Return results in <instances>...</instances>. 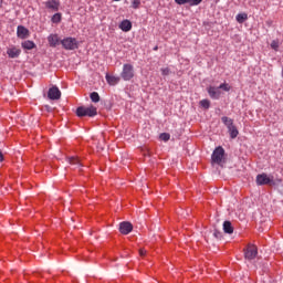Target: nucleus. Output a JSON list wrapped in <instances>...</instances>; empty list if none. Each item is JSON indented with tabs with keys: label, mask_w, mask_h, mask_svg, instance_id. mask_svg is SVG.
<instances>
[{
	"label": "nucleus",
	"mask_w": 283,
	"mask_h": 283,
	"mask_svg": "<svg viewBox=\"0 0 283 283\" xmlns=\"http://www.w3.org/2000/svg\"><path fill=\"white\" fill-rule=\"evenodd\" d=\"M271 48L272 50H274L275 52H277V50H280V40H273L271 42Z\"/></svg>",
	"instance_id": "27"
},
{
	"label": "nucleus",
	"mask_w": 283,
	"mask_h": 283,
	"mask_svg": "<svg viewBox=\"0 0 283 283\" xmlns=\"http://www.w3.org/2000/svg\"><path fill=\"white\" fill-rule=\"evenodd\" d=\"M221 122L223 123V125H226V127L229 129V127L233 126V119L227 116L221 117Z\"/></svg>",
	"instance_id": "20"
},
{
	"label": "nucleus",
	"mask_w": 283,
	"mask_h": 283,
	"mask_svg": "<svg viewBox=\"0 0 283 283\" xmlns=\"http://www.w3.org/2000/svg\"><path fill=\"white\" fill-rule=\"evenodd\" d=\"M61 45L64 50H78V41L76 38H64L61 41Z\"/></svg>",
	"instance_id": "4"
},
{
	"label": "nucleus",
	"mask_w": 283,
	"mask_h": 283,
	"mask_svg": "<svg viewBox=\"0 0 283 283\" xmlns=\"http://www.w3.org/2000/svg\"><path fill=\"white\" fill-rule=\"evenodd\" d=\"M213 235L217 238V240H222V232L214 230Z\"/></svg>",
	"instance_id": "32"
},
{
	"label": "nucleus",
	"mask_w": 283,
	"mask_h": 283,
	"mask_svg": "<svg viewBox=\"0 0 283 283\" xmlns=\"http://www.w3.org/2000/svg\"><path fill=\"white\" fill-rule=\"evenodd\" d=\"M22 48L23 50H34V48H36V44L34 43V41L27 40L22 42Z\"/></svg>",
	"instance_id": "17"
},
{
	"label": "nucleus",
	"mask_w": 283,
	"mask_h": 283,
	"mask_svg": "<svg viewBox=\"0 0 283 283\" xmlns=\"http://www.w3.org/2000/svg\"><path fill=\"white\" fill-rule=\"evenodd\" d=\"M119 28L123 32H129L132 30V21L123 20Z\"/></svg>",
	"instance_id": "14"
},
{
	"label": "nucleus",
	"mask_w": 283,
	"mask_h": 283,
	"mask_svg": "<svg viewBox=\"0 0 283 283\" xmlns=\"http://www.w3.org/2000/svg\"><path fill=\"white\" fill-rule=\"evenodd\" d=\"M0 8H3V0H0Z\"/></svg>",
	"instance_id": "36"
},
{
	"label": "nucleus",
	"mask_w": 283,
	"mask_h": 283,
	"mask_svg": "<svg viewBox=\"0 0 283 283\" xmlns=\"http://www.w3.org/2000/svg\"><path fill=\"white\" fill-rule=\"evenodd\" d=\"M98 114V108H96L94 105L91 106H78L76 108V116L78 118H83L85 116H88L90 118L96 116Z\"/></svg>",
	"instance_id": "1"
},
{
	"label": "nucleus",
	"mask_w": 283,
	"mask_h": 283,
	"mask_svg": "<svg viewBox=\"0 0 283 283\" xmlns=\"http://www.w3.org/2000/svg\"><path fill=\"white\" fill-rule=\"evenodd\" d=\"M154 51H155V52L158 51V46H155V48H154Z\"/></svg>",
	"instance_id": "37"
},
{
	"label": "nucleus",
	"mask_w": 283,
	"mask_h": 283,
	"mask_svg": "<svg viewBox=\"0 0 283 283\" xmlns=\"http://www.w3.org/2000/svg\"><path fill=\"white\" fill-rule=\"evenodd\" d=\"M9 59H19L21 56V49L13 46L7 50Z\"/></svg>",
	"instance_id": "13"
},
{
	"label": "nucleus",
	"mask_w": 283,
	"mask_h": 283,
	"mask_svg": "<svg viewBox=\"0 0 283 283\" xmlns=\"http://www.w3.org/2000/svg\"><path fill=\"white\" fill-rule=\"evenodd\" d=\"M223 231H224V233H228L229 235H231V233H233L234 229H233V224H231V221L223 222Z\"/></svg>",
	"instance_id": "16"
},
{
	"label": "nucleus",
	"mask_w": 283,
	"mask_h": 283,
	"mask_svg": "<svg viewBox=\"0 0 283 283\" xmlns=\"http://www.w3.org/2000/svg\"><path fill=\"white\" fill-rule=\"evenodd\" d=\"M160 72L163 76H169V74H171V70L169 67H164Z\"/></svg>",
	"instance_id": "30"
},
{
	"label": "nucleus",
	"mask_w": 283,
	"mask_h": 283,
	"mask_svg": "<svg viewBox=\"0 0 283 283\" xmlns=\"http://www.w3.org/2000/svg\"><path fill=\"white\" fill-rule=\"evenodd\" d=\"M247 19H249V15L247 13H239L237 15L238 23H242L243 21H247Z\"/></svg>",
	"instance_id": "23"
},
{
	"label": "nucleus",
	"mask_w": 283,
	"mask_h": 283,
	"mask_svg": "<svg viewBox=\"0 0 283 283\" xmlns=\"http://www.w3.org/2000/svg\"><path fill=\"white\" fill-rule=\"evenodd\" d=\"M175 3L178 6H185V3H189V0H175Z\"/></svg>",
	"instance_id": "33"
},
{
	"label": "nucleus",
	"mask_w": 283,
	"mask_h": 283,
	"mask_svg": "<svg viewBox=\"0 0 283 283\" xmlns=\"http://www.w3.org/2000/svg\"><path fill=\"white\" fill-rule=\"evenodd\" d=\"M48 96L50 101H59L61 98V90H59L56 86H52L49 88Z\"/></svg>",
	"instance_id": "11"
},
{
	"label": "nucleus",
	"mask_w": 283,
	"mask_h": 283,
	"mask_svg": "<svg viewBox=\"0 0 283 283\" xmlns=\"http://www.w3.org/2000/svg\"><path fill=\"white\" fill-rule=\"evenodd\" d=\"M61 38H59V34L51 33L48 36V43L50 48H57V45H61Z\"/></svg>",
	"instance_id": "9"
},
{
	"label": "nucleus",
	"mask_w": 283,
	"mask_h": 283,
	"mask_svg": "<svg viewBox=\"0 0 283 283\" xmlns=\"http://www.w3.org/2000/svg\"><path fill=\"white\" fill-rule=\"evenodd\" d=\"M244 258L245 260H255V258H258V247L249 243L244 250Z\"/></svg>",
	"instance_id": "6"
},
{
	"label": "nucleus",
	"mask_w": 283,
	"mask_h": 283,
	"mask_svg": "<svg viewBox=\"0 0 283 283\" xmlns=\"http://www.w3.org/2000/svg\"><path fill=\"white\" fill-rule=\"evenodd\" d=\"M0 163H3V153L0 151Z\"/></svg>",
	"instance_id": "35"
},
{
	"label": "nucleus",
	"mask_w": 283,
	"mask_h": 283,
	"mask_svg": "<svg viewBox=\"0 0 283 283\" xmlns=\"http://www.w3.org/2000/svg\"><path fill=\"white\" fill-rule=\"evenodd\" d=\"M228 130L230 134V138L232 139L238 138V135L240 134V132L238 130V127H235V125L230 126Z\"/></svg>",
	"instance_id": "18"
},
{
	"label": "nucleus",
	"mask_w": 283,
	"mask_h": 283,
	"mask_svg": "<svg viewBox=\"0 0 283 283\" xmlns=\"http://www.w3.org/2000/svg\"><path fill=\"white\" fill-rule=\"evenodd\" d=\"M132 8L134 10H138V8H140V0H133L132 1Z\"/></svg>",
	"instance_id": "29"
},
{
	"label": "nucleus",
	"mask_w": 283,
	"mask_h": 283,
	"mask_svg": "<svg viewBox=\"0 0 283 283\" xmlns=\"http://www.w3.org/2000/svg\"><path fill=\"white\" fill-rule=\"evenodd\" d=\"M44 8L48 12H59L61 8V1L59 0H48L44 2Z\"/></svg>",
	"instance_id": "7"
},
{
	"label": "nucleus",
	"mask_w": 283,
	"mask_h": 283,
	"mask_svg": "<svg viewBox=\"0 0 283 283\" xmlns=\"http://www.w3.org/2000/svg\"><path fill=\"white\" fill-rule=\"evenodd\" d=\"M245 8H255L258 6V0H242Z\"/></svg>",
	"instance_id": "19"
},
{
	"label": "nucleus",
	"mask_w": 283,
	"mask_h": 283,
	"mask_svg": "<svg viewBox=\"0 0 283 283\" xmlns=\"http://www.w3.org/2000/svg\"><path fill=\"white\" fill-rule=\"evenodd\" d=\"M188 3H190V6H200V3H202V0H189Z\"/></svg>",
	"instance_id": "31"
},
{
	"label": "nucleus",
	"mask_w": 283,
	"mask_h": 283,
	"mask_svg": "<svg viewBox=\"0 0 283 283\" xmlns=\"http://www.w3.org/2000/svg\"><path fill=\"white\" fill-rule=\"evenodd\" d=\"M200 107H202L203 109H209V107H211V102L209 99H201L199 102Z\"/></svg>",
	"instance_id": "21"
},
{
	"label": "nucleus",
	"mask_w": 283,
	"mask_h": 283,
	"mask_svg": "<svg viewBox=\"0 0 283 283\" xmlns=\"http://www.w3.org/2000/svg\"><path fill=\"white\" fill-rule=\"evenodd\" d=\"M256 185L262 187L264 185H273V176L269 177L266 172L259 174L256 176Z\"/></svg>",
	"instance_id": "5"
},
{
	"label": "nucleus",
	"mask_w": 283,
	"mask_h": 283,
	"mask_svg": "<svg viewBox=\"0 0 283 283\" xmlns=\"http://www.w3.org/2000/svg\"><path fill=\"white\" fill-rule=\"evenodd\" d=\"M211 160L216 165H222V160H224V148H222V146H219L213 150Z\"/></svg>",
	"instance_id": "3"
},
{
	"label": "nucleus",
	"mask_w": 283,
	"mask_h": 283,
	"mask_svg": "<svg viewBox=\"0 0 283 283\" xmlns=\"http://www.w3.org/2000/svg\"><path fill=\"white\" fill-rule=\"evenodd\" d=\"M134 231V226L129 223V221H124L119 224V232L123 233V235H129Z\"/></svg>",
	"instance_id": "8"
},
{
	"label": "nucleus",
	"mask_w": 283,
	"mask_h": 283,
	"mask_svg": "<svg viewBox=\"0 0 283 283\" xmlns=\"http://www.w3.org/2000/svg\"><path fill=\"white\" fill-rule=\"evenodd\" d=\"M135 73H134V65L130 63H126L123 65V71L120 73V77L123 81H132L134 78Z\"/></svg>",
	"instance_id": "2"
},
{
	"label": "nucleus",
	"mask_w": 283,
	"mask_h": 283,
	"mask_svg": "<svg viewBox=\"0 0 283 283\" xmlns=\"http://www.w3.org/2000/svg\"><path fill=\"white\" fill-rule=\"evenodd\" d=\"M208 94H209L210 98L218 101L220 98V96H222V91L219 87L209 86Z\"/></svg>",
	"instance_id": "10"
},
{
	"label": "nucleus",
	"mask_w": 283,
	"mask_h": 283,
	"mask_svg": "<svg viewBox=\"0 0 283 283\" xmlns=\"http://www.w3.org/2000/svg\"><path fill=\"white\" fill-rule=\"evenodd\" d=\"M17 36L18 39H28L30 36V30L23 25H18L17 29Z\"/></svg>",
	"instance_id": "12"
},
{
	"label": "nucleus",
	"mask_w": 283,
	"mask_h": 283,
	"mask_svg": "<svg viewBox=\"0 0 283 283\" xmlns=\"http://www.w3.org/2000/svg\"><path fill=\"white\" fill-rule=\"evenodd\" d=\"M139 255H140V258H145V255H147V250L140 249L139 250Z\"/></svg>",
	"instance_id": "34"
},
{
	"label": "nucleus",
	"mask_w": 283,
	"mask_h": 283,
	"mask_svg": "<svg viewBox=\"0 0 283 283\" xmlns=\"http://www.w3.org/2000/svg\"><path fill=\"white\" fill-rule=\"evenodd\" d=\"M69 163L70 165H77L78 167H81V159L78 157H70Z\"/></svg>",
	"instance_id": "24"
},
{
	"label": "nucleus",
	"mask_w": 283,
	"mask_h": 283,
	"mask_svg": "<svg viewBox=\"0 0 283 283\" xmlns=\"http://www.w3.org/2000/svg\"><path fill=\"white\" fill-rule=\"evenodd\" d=\"M106 82L108 83V85H118V83H120V77L106 74Z\"/></svg>",
	"instance_id": "15"
},
{
	"label": "nucleus",
	"mask_w": 283,
	"mask_h": 283,
	"mask_svg": "<svg viewBox=\"0 0 283 283\" xmlns=\"http://www.w3.org/2000/svg\"><path fill=\"white\" fill-rule=\"evenodd\" d=\"M159 138H160V140H164V143H167L171 138V135H169V133H161L159 135Z\"/></svg>",
	"instance_id": "26"
},
{
	"label": "nucleus",
	"mask_w": 283,
	"mask_h": 283,
	"mask_svg": "<svg viewBox=\"0 0 283 283\" xmlns=\"http://www.w3.org/2000/svg\"><path fill=\"white\" fill-rule=\"evenodd\" d=\"M218 87H219V91L220 90H223V92H230L231 91V86H229V84H227V83H222Z\"/></svg>",
	"instance_id": "28"
},
{
	"label": "nucleus",
	"mask_w": 283,
	"mask_h": 283,
	"mask_svg": "<svg viewBox=\"0 0 283 283\" xmlns=\"http://www.w3.org/2000/svg\"><path fill=\"white\" fill-rule=\"evenodd\" d=\"M90 98L92 103H98L101 101V95H98L97 92H93L91 93Z\"/></svg>",
	"instance_id": "22"
},
{
	"label": "nucleus",
	"mask_w": 283,
	"mask_h": 283,
	"mask_svg": "<svg viewBox=\"0 0 283 283\" xmlns=\"http://www.w3.org/2000/svg\"><path fill=\"white\" fill-rule=\"evenodd\" d=\"M62 14L61 13H55L52 18L51 21L52 23H61Z\"/></svg>",
	"instance_id": "25"
}]
</instances>
